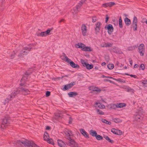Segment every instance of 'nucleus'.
<instances>
[{
    "label": "nucleus",
    "instance_id": "obj_1",
    "mask_svg": "<svg viewBox=\"0 0 147 147\" xmlns=\"http://www.w3.org/2000/svg\"><path fill=\"white\" fill-rule=\"evenodd\" d=\"M30 92L27 89L24 88H18L13 91L10 95L8 96L5 100L4 104L8 102L9 101L13 99L18 94L22 93L24 94H28L30 93Z\"/></svg>",
    "mask_w": 147,
    "mask_h": 147
},
{
    "label": "nucleus",
    "instance_id": "obj_2",
    "mask_svg": "<svg viewBox=\"0 0 147 147\" xmlns=\"http://www.w3.org/2000/svg\"><path fill=\"white\" fill-rule=\"evenodd\" d=\"M14 143L18 146H22L24 145L27 147H38L32 141H29L26 139L17 140L15 141Z\"/></svg>",
    "mask_w": 147,
    "mask_h": 147
},
{
    "label": "nucleus",
    "instance_id": "obj_3",
    "mask_svg": "<svg viewBox=\"0 0 147 147\" xmlns=\"http://www.w3.org/2000/svg\"><path fill=\"white\" fill-rule=\"evenodd\" d=\"M32 48V45L31 44H30L27 46L23 48L22 50L20 51V53L18 55L19 58L23 57L26 55L30 51Z\"/></svg>",
    "mask_w": 147,
    "mask_h": 147
},
{
    "label": "nucleus",
    "instance_id": "obj_4",
    "mask_svg": "<svg viewBox=\"0 0 147 147\" xmlns=\"http://www.w3.org/2000/svg\"><path fill=\"white\" fill-rule=\"evenodd\" d=\"M86 0H81L76 7L73 8V9L71 11V12L73 14H76V13L80 11V9L82 5Z\"/></svg>",
    "mask_w": 147,
    "mask_h": 147
},
{
    "label": "nucleus",
    "instance_id": "obj_5",
    "mask_svg": "<svg viewBox=\"0 0 147 147\" xmlns=\"http://www.w3.org/2000/svg\"><path fill=\"white\" fill-rule=\"evenodd\" d=\"M11 121L9 117H5L3 119L2 121L1 125V129H3L4 127L5 126L7 125V124H9L11 122Z\"/></svg>",
    "mask_w": 147,
    "mask_h": 147
},
{
    "label": "nucleus",
    "instance_id": "obj_6",
    "mask_svg": "<svg viewBox=\"0 0 147 147\" xmlns=\"http://www.w3.org/2000/svg\"><path fill=\"white\" fill-rule=\"evenodd\" d=\"M32 68L30 69L27 71H26L24 74L23 75V77L21 79V81H25L28 79V76L32 73Z\"/></svg>",
    "mask_w": 147,
    "mask_h": 147
},
{
    "label": "nucleus",
    "instance_id": "obj_7",
    "mask_svg": "<svg viewBox=\"0 0 147 147\" xmlns=\"http://www.w3.org/2000/svg\"><path fill=\"white\" fill-rule=\"evenodd\" d=\"M138 49L140 55L141 56H143L145 52L144 45L142 43L140 44L138 46Z\"/></svg>",
    "mask_w": 147,
    "mask_h": 147
},
{
    "label": "nucleus",
    "instance_id": "obj_8",
    "mask_svg": "<svg viewBox=\"0 0 147 147\" xmlns=\"http://www.w3.org/2000/svg\"><path fill=\"white\" fill-rule=\"evenodd\" d=\"M66 138L68 140L71 139V136L72 135V132L68 129H66L64 131Z\"/></svg>",
    "mask_w": 147,
    "mask_h": 147
},
{
    "label": "nucleus",
    "instance_id": "obj_9",
    "mask_svg": "<svg viewBox=\"0 0 147 147\" xmlns=\"http://www.w3.org/2000/svg\"><path fill=\"white\" fill-rule=\"evenodd\" d=\"M69 141L67 143L68 145L71 147H77L78 146V144L71 138L68 140Z\"/></svg>",
    "mask_w": 147,
    "mask_h": 147
},
{
    "label": "nucleus",
    "instance_id": "obj_10",
    "mask_svg": "<svg viewBox=\"0 0 147 147\" xmlns=\"http://www.w3.org/2000/svg\"><path fill=\"white\" fill-rule=\"evenodd\" d=\"M105 28L107 30V32L109 34H111L114 30L113 26L111 24H108L107 26L105 27Z\"/></svg>",
    "mask_w": 147,
    "mask_h": 147
},
{
    "label": "nucleus",
    "instance_id": "obj_11",
    "mask_svg": "<svg viewBox=\"0 0 147 147\" xmlns=\"http://www.w3.org/2000/svg\"><path fill=\"white\" fill-rule=\"evenodd\" d=\"M142 110V109H140L138 111V113H137L135 115V119L136 120H138V119H141V118H142V116L141 115H142V111H141V110Z\"/></svg>",
    "mask_w": 147,
    "mask_h": 147
},
{
    "label": "nucleus",
    "instance_id": "obj_12",
    "mask_svg": "<svg viewBox=\"0 0 147 147\" xmlns=\"http://www.w3.org/2000/svg\"><path fill=\"white\" fill-rule=\"evenodd\" d=\"M82 34L84 36L86 35L87 32L86 26L85 24H83L81 27Z\"/></svg>",
    "mask_w": 147,
    "mask_h": 147
},
{
    "label": "nucleus",
    "instance_id": "obj_13",
    "mask_svg": "<svg viewBox=\"0 0 147 147\" xmlns=\"http://www.w3.org/2000/svg\"><path fill=\"white\" fill-rule=\"evenodd\" d=\"M89 89L93 91H96L97 92H100L101 91V90L99 88L94 86H91L89 88Z\"/></svg>",
    "mask_w": 147,
    "mask_h": 147
},
{
    "label": "nucleus",
    "instance_id": "obj_14",
    "mask_svg": "<svg viewBox=\"0 0 147 147\" xmlns=\"http://www.w3.org/2000/svg\"><path fill=\"white\" fill-rule=\"evenodd\" d=\"M57 144L60 147H66V145L64 142L60 140H57Z\"/></svg>",
    "mask_w": 147,
    "mask_h": 147
},
{
    "label": "nucleus",
    "instance_id": "obj_15",
    "mask_svg": "<svg viewBox=\"0 0 147 147\" xmlns=\"http://www.w3.org/2000/svg\"><path fill=\"white\" fill-rule=\"evenodd\" d=\"M115 4V3L111 2L103 4H102V6L105 7H111Z\"/></svg>",
    "mask_w": 147,
    "mask_h": 147
},
{
    "label": "nucleus",
    "instance_id": "obj_16",
    "mask_svg": "<svg viewBox=\"0 0 147 147\" xmlns=\"http://www.w3.org/2000/svg\"><path fill=\"white\" fill-rule=\"evenodd\" d=\"M63 56L64 58V59H63V60H65V61L68 63H70V62L72 61L71 60L69 59L67 57L66 55L64 53H62Z\"/></svg>",
    "mask_w": 147,
    "mask_h": 147
},
{
    "label": "nucleus",
    "instance_id": "obj_17",
    "mask_svg": "<svg viewBox=\"0 0 147 147\" xmlns=\"http://www.w3.org/2000/svg\"><path fill=\"white\" fill-rule=\"evenodd\" d=\"M67 94L69 97L75 96L78 95V93L75 92H68Z\"/></svg>",
    "mask_w": 147,
    "mask_h": 147
},
{
    "label": "nucleus",
    "instance_id": "obj_18",
    "mask_svg": "<svg viewBox=\"0 0 147 147\" xmlns=\"http://www.w3.org/2000/svg\"><path fill=\"white\" fill-rule=\"evenodd\" d=\"M81 50L84 51H92V49L90 47H86V46H84L83 49H81Z\"/></svg>",
    "mask_w": 147,
    "mask_h": 147
},
{
    "label": "nucleus",
    "instance_id": "obj_19",
    "mask_svg": "<svg viewBox=\"0 0 147 147\" xmlns=\"http://www.w3.org/2000/svg\"><path fill=\"white\" fill-rule=\"evenodd\" d=\"M70 65L72 67L75 68H78L79 67L78 65L75 63L73 61L70 62Z\"/></svg>",
    "mask_w": 147,
    "mask_h": 147
},
{
    "label": "nucleus",
    "instance_id": "obj_20",
    "mask_svg": "<svg viewBox=\"0 0 147 147\" xmlns=\"http://www.w3.org/2000/svg\"><path fill=\"white\" fill-rule=\"evenodd\" d=\"M100 22H98L96 24L95 31L96 32H98L100 29Z\"/></svg>",
    "mask_w": 147,
    "mask_h": 147
},
{
    "label": "nucleus",
    "instance_id": "obj_21",
    "mask_svg": "<svg viewBox=\"0 0 147 147\" xmlns=\"http://www.w3.org/2000/svg\"><path fill=\"white\" fill-rule=\"evenodd\" d=\"M76 45L78 46V47H76L77 48H81V49H83V47L85 46L84 44L81 42L78 43L77 44H76L75 46H76Z\"/></svg>",
    "mask_w": 147,
    "mask_h": 147
},
{
    "label": "nucleus",
    "instance_id": "obj_22",
    "mask_svg": "<svg viewBox=\"0 0 147 147\" xmlns=\"http://www.w3.org/2000/svg\"><path fill=\"white\" fill-rule=\"evenodd\" d=\"M90 135L92 136H96L97 135L96 131L92 129H91L90 130Z\"/></svg>",
    "mask_w": 147,
    "mask_h": 147
},
{
    "label": "nucleus",
    "instance_id": "obj_23",
    "mask_svg": "<svg viewBox=\"0 0 147 147\" xmlns=\"http://www.w3.org/2000/svg\"><path fill=\"white\" fill-rule=\"evenodd\" d=\"M103 106H104V105H102L101 104H100V103L96 102L95 103V106L96 107H98L102 109L103 108Z\"/></svg>",
    "mask_w": 147,
    "mask_h": 147
},
{
    "label": "nucleus",
    "instance_id": "obj_24",
    "mask_svg": "<svg viewBox=\"0 0 147 147\" xmlns=\"http://www.w3.org/2000/svg\"><path fill=\"white\" fill-rule=\"evenodd\" d=\"M85 67H86L87 69H90L93 68V65L92 64H89L87 63L85 65Z\"/></svg>",
    "mask_w": 147,
    "mask_h": 147
},
{
    "label": "nucleus",
    "instance_id": "obj_25",
    "mask_svg": "<svg viewBox=\"0 0 147 147\" xmlns=\"http://www.w3.org/2000/svg\"><path fill=\"white\" fill-rule=\"evenodd\" d=\"M49 136L47 132H45L43 136V138L44 140L47 141L49 139Z\"/></svg>",
    "mask_w": 147,
    "mask_h": 147
},
{
    "label": "nucleus",
    "instance_id": "obj_26",
    "mask_svg": "<svg viewBox=\"0 0 147 147\" xmlns=\"http://www.w3.org/2000/svg\"><path fill=\"white\" fill-rule=\"evenodd\" d=\"M117 108H121L125 106V104L124 103H120L117 104Z\"/></svg>",
    "mask_w": 147,
    "mask_h": 147
},
{
    "label": "nucleus",
    "instance_id": "obj_27",
    "mask_svg": "<svg viewBox=\"0 0 147 147\" xmlns=\"http://www.w3.org/2000/svg\"><path fill=\"white\" fill-rule=\"evenodd\" d=\"M104 138L107 140L109 141V142L111 143H112L114 142L113 140H111L110 138H109L108 136H104Z\"/></svg>",
    "mask_w": 147,
    "mask_h": 147
},
{
    "label": "nucleus",
    "instance_id": "obj_28",
    "mask_svg": "<svg viewBox=\"0 0 147 147\" xmlns=\"http://www.w3.org/2000/svg\"><path fill=\"white\" fill-rule=\"evenodd\" d=\"M125 89L128 92H134V90L128 86L126 87L125 88Z\"/></svg>",
    "mask_w": 147,
    "mask_h": 147
},
{
    "label": "nucleus",
    "instance_id": "obj_29",
    "mask_svg": "<svg viewBox=\"0 0 147 147\" xmlns=\"http://www.w3.org/2000/svg\"><path fill=\"white\" fill-rule=\"evenodd\" d=\"M75 84V82H72L70 83L69 84H67L68 86V87L69 89L71 88Z\"/></svg>",
    "mask_w": 147,
    "mask_h": 147
},
{
    "label": "nucleus",
    "instance_id": "obj_30",
    "mask_svg": "<svg viewBox=\"0 0 147 147\" xmlns=\"http://www.w3.org/2000/svg\"><path fill=\"white\" fill-rule=\"evenodd\" d=\"M15 51H13L11 54H10L9 56V58L11 59H13L14 58L15 55Z\"/></svg>",
    "mask_w": 147,
    "mask_h": 147
},
{
    "label": "nucleus",
    "instance_id": "obj_31",
    "mask_svg": "<svg viewBox=\"0 0 147 147\" xmlns=\"http://www.w3.org/2000/svg\"><path fill=\"white\" fill-rule=\"evenodd\" d=\"M113 44L112 43L107 42L105 43V47H111L113 45Z\"/></svg>",
    "mask_w": 147,
    "mask_h": 147
},
{
    "label": "nucleus",
    "instance_id": "obj_32",
    "mask_svg": "<svg viewBox=\"0 0 147 147\" xmlns=\"http://www.w3.org/2000/svg\"><path fill=\"white\" fill-rule=\"evenodd\" d=\"M101 121L103 123H105L107 124H108L109 125H110L111 124V122L110 121H108L105 119H102L101 120Z\"/></svg>",
    "mask_w": 147,
    "mask_h": 147
},
{
    "label": "nucleus",
    "instance_id": "obj_33",
    "mask_svg": "<svg viewBox=\"0 0 147 147\" xmlns=\"http://www.w3.org/2000/svg\"><path fill=\"white\" fill-rule=\"evenodd\" d=\"M107 67L109 69H112L114 67V65L112 64H109L107 65Z\"/></svg>",
    "mask_w": 147,
    "mask_h": 147
},
{
    "label": "nucleus",
    "instance_id": "obj_34",
    "mask_svg": "<svg viewBox=\"0 0 147 147\" xmlns=\"http://www.w3.org/2000/svg\"><path fill=\"white\" fill-rule=\"evenodd\" d=\"M125 24L127 25H129L131 24V22L130 19H124Z\"/></svg>",
    "mask_w": 147,
    "mask_h": 147
},
{
    "label": "nucleus",
    "instance_id": "obj_35",
    "mask_svg": "<svg viewBox=\"0 0 147 147\" xmlns=\"http://www.w3.org/2000/svg\"><path fill=\"white\" fill-rule=\"evenodd\" d=\"M113 121L115 123H120L121 122V120L117 118H115L113 119Z\"/></svg>",
    "mask_w": 147,
    "mask_h": 147
},
{
    "label": "nucleus",
    "instance_id": "obj_36",
    "mask_svg": "<svg viewBox=\"0 0 147 147\" xmlns=\"http://www.w3.org/2000/svg\"><path fill=\"white\" fill-rule=\"evenodd\" d=\"M96 111L97 112L98 114L100 115H104V113L100 109H96Z\"/></svg>",
    "mask_w": 147,
    "mask_h": 147
},
{
    "label": "nucleus",
    "instance_id": "obj_37",
    "mask_svg": "<svg viewBox=\"0 0 147 147\" xmlns=\"http://www.w3.org/2000/svg\"><path fill=\"white\" fill-rule=\"evenodd\" d=\"M96 139L98 140H100L103 139V137L99 135H96L95 136Z\"/></svg>",
    "mask_w": 147,
    "mask_h": 147
},
{
    "label": "nucleus",
    "instance_id": "obj_38",
    "mask_svg": "<svg viewBox=\"0 0 147 147\" xmlns=\"http://www.w3.org/2000/svg\"><path fill=\"white\" fill-rule=\"evenodd\" d=\"M62 90L63 91H66L67 90H68L69 89L68 87V86L67 84L65 85L64 86V87L62 89Z\"/></svg>",
    "mask_w": 147,
    "mask_h": 147
},
{
    "label": "nucleus",
    "instance_id": "obj_39",
    "mask_svg": "<svg viewBox=\"0 0 147 147\" xmlns=\"http://www.w3.org/2000/svg\"><path fill=\"white\" fill-rule=\"evenodd\" d=\"M80 62L84 67H85V65H86L87 63L85 62V60L83 59H81Z\"/></svg>",
    "mask_w": 147,
    "mask_h": 147
},
{
    "label": "nucleus",
    "instance_id": "obj_40",
    "mask_svg": "<svg viewBox=\"0 0 147 147\" xmlns=\"http://www.w3.org/2000/svg\"><path fill=\"white\" fill-rule=\"evenodd\" d=\"M119 26L120 28H122L123 27L122 19H119Z\"/></svg>",
    "mask_w": 147,
    "mask_h": 147
},
{
    "label": "nucleus",
    "instance_id": "obj_41",
    "mask_svg": "<svg viewBox=\"0 0 147 147\" xmlns=\"http://www.w3.org/2000/svg\"><path fill=\"white\" fill-rule=\"evenodd\" d=\"M122 134V132L120 130L117 129L116 134L118 135H121Z\"/></svg>",
    "mask_w": 147,
    "mask_h": 147
},
{
    "label": "nucleus",
    "instance_id": "obj_42",
    "mask_svg": "<svg viewBox=\"0 0 147 147\" xmlns=\"http://www.w3.org/2000/svg\"><path fill=\"white\" fill-rule=\"evenodd\" d=\"M117 129L115 128H112L111 129V131L114 134H116Z\"/></svg>",
    "mask_w": 147,
    "mask_h": 147
},
{
    "label": "nucleus",
    "instance_id": "obj_43",
    "mask_svg": "<svg viewBox=\"0 0 147 147\" xmlns=\"http://www.w3.org/2000/svg\"><path fill=\"white\" fill-rule=\"evenodd\" d=\"M52 30V28H49L46 31H45V32L47 35L49 34L50 32Z\"/></svg>",
    "mask_w": 147,
    "mask_h": 147
},
{
    "label": "nucleus",
    "instance_id": "obj_44",
    "mask_svg": "<svg viewBox=\"0 0 147 147\" xmlns=\"http://www.w3.org/2000/svg\"><path fill=\"white\" fill-rule=\"evenodd\" d=\"M83 134H82L86 138H88V133L86 132L85 131L83 133Z\"/></svg>",
    "mask_w": 147,
    "mask_h": 147
},
{
    "label": "nucleus",
    "instance_id": "obj_45",
    "mask_svg": "<svg viewBox=\"0 0 147 147\" xmlns=\"http://www.w3.org/2000/svg\"><path fill=\"white\" fill-rule=\"evenodd\" d=\"M40 35H41V36H44L47 35L45 31L42 32L40 34Z\"/></svg>",
    "mask_w": 147,
    "mask_h": 147
},
{
    "label": "nucleus",
    "instance_id": "obj_46",
    "mask_svg": "<svg viewBox=\"0 0 147 147\" xmlns=\"http://www.w3.org/2000/svg\"><path fill=\"white\" fill-rule=\"evenodd\" d=\"M125 74H126L127 76H130L131 77H133L134 78H137V76L136 75H132V74L129 75V74H128L127 73Z\"/></svg>",
    "mask_w": 147,
    "mask_h": 147
},
{
    "label": "nucleus",
    "instance_id": "obj_47",
    "mask_svg": "<svg viewBox=\"0 0 147 147\" xmlns=\"http://www.w3.org/2000/svg\"><path fill=\"white\" fill-rule=\"evenodd\" d=\"M142 83L145 85H147V80H142Z\"/></svg>",
    "mask_w": 147,
    "mask_h": 147
},
{
    "label": "nucleus",
    "instance_id": "obj_48",
    "mask_svg": "<svg viewBox=\"0 0 147 147\" xmlns=\"http://www.w3.org/2000/svg\"><path fill=\"white\" fill-rule=\"evenodd\" d=\"M137 25L135 24L134 25H133V28L134 30L136 31L137 30Z\"/></svg>",
    "mask_w": 147,
    "mask_h": 147
},
{
    "label": "nucleus",
    "instance_id": "obj_49",
    "mask_svg": "<svg viewBox=\"0 0 147 147\" xmlns=\"http://www.w3.org/2000/svg\"><path fill=\"white\" fill-rule=\"evenodd\" d=\"M140 67L142 70H143L145 69V67L144 65L142 63L141 64Z\"/></svg>",
    "mask_w": 147,
    "mask_h": 147
},
{
    "label": "nucleus",
    "instance_id": "obj_50",
    "mask_svg": "<svg viewBox=\"0 0 147 147\" xmlns=\"http://www.w3.org/2000/svg\"><path fill=\"white\" fill-rule=\"evenodd\" d=\"M47 141H48V142L49 144H53V140L52 139H50L49 140L48 139Z\"/></svg>",
    "mask_w": 147,
    "mask_h": 147
},
{
    "label": "nucleus",
    "instance_id": "obj_51",
    "mask_svg": "<svg viewBox=\"0 0 147 147\" xmlns=\"http://www.w3.org/2000/svg\"><path fill=\"white\" fill-rule=\"evenodd\" d=\"M111 108L112 109H115L117 108V105L115 104H113L111 106Z\"/></svg>",
    "mask_w": 147,
    "mask_h": 147
},
{
    "label": "nucleus",
    "instance_id": "obj_52",
    "mask_svg": "<svg viewBox=\"0 0 147 147\" xmlns=\"http://www.w3.org/2000/svg\"><path fill=\"white\" fill-rule=\"evenodd\" d=\"M137 19H133V25H134L135 24H136V25H137Z\"/></svg>",
    "mask_w": 147,
    "mask_h": 147
},
{
    "label": "nucleus",
    "instance_id": "obj_53",
    "mask_svg": "<svg viewBox=\"0 0 147 147\" xmlns=\"http://www.w3.org/2000/svg\"><path fill=\"white\" fill-rule=\"evenodd\" d=\"M51 92L50 91H47L46 92V95L47 97L49 96L50 95Z\"/></svg>",
    "mask_w": 147,
    "mask_h": 147
},
{
    "label": "nucleus",
    "instance_id": "obj_54",
    "mask_svg": "<svg viewBox=\"0 0 147 147\" xmlns=\"http://www.w3.org/2000/svg\"><path fill=\"white\" fill-rule=\"evenodd\" d=\"M80 132L82 134H83V133L84 132L85 130L81 128L80 129Z\"/></svg>",
    "mask_w": 147,
    "mask_h": 147
},
{
    "label": "nucleus",
    "instance_id": "obj_55",
    "mask_svg": "<svg viewBox=\"0 0 147 147\" xmlns=\"http://www.w3.org/2000/svg\"><path fill=\"white\" fill-rule=\"evenodd\" d=\"M129 62L130 65L132 66V65L133 61L132 60H131V59L130 58L129 59Z\"/></svg>",
    "mask_w": 147,
    "mask_h": 147
},
{
    "label": "nucleus",
    "instance_id": "obj_56",
    "mask_svg": "<svg viewBox=\"0 0 147 147\" xmlns=\"http://www.w3.org/2000/svg\"><path fill=\"white\" fill-rule=\"evenodd\" d=\"M136 46H133L132 47H130L128 48V50H131L132 49H135V48Z\"/></svg>",
    "mask_w": 147,
    "mask_h": 147
},
{
    "label": "nucleus",
    "instance_id": "obj_57",
    "mask_svg": "<svg viewBox=\"0 0 147 147\" xmlns=\"http://www.w3.org/2000/svg\"><path fill=\"white\" fill-rule=\"evenodd\" d=\"M116 80L118 82H123V80L121 78H118L117 79H116Z\"/></svg>",
    "mask_w": 147,
    "mask_h": 147
},
{
    "label": "nucleus",
    "instance_id": "obj_58",
    "mask_svg": "<svg viewBox=\"0 0 147 147\" xmlns=\"http://www.w3.org/2000/svg\"><path fill=\"white\" fill-rule=\"evenodd\" d=\"M138 66V65L137 64H135L134 65V68H137Z\"/></svg>",
    "mask_w": 147,
    "mask_h": 147
},
{
    "label": "nucleus",
    "instance_id": "obj_59",
    "mask_svg": "<svg viewBox=\"0 0 147 147\" xmlns=\"http://www.w3.org/2000/svg\"><path fill=\"white\" fill-rule=\"evenodd\" d=\"M50 128V127L49 126H47L46 127V130H49Z\"/></svg>",
    "mask_w": 147,
    "mask_h": 147
},
{
    "label": "nucleus",
    "instance_id": "obj_60",
    "mask_svg": "<svg viewBox=\"0 0 147 147\" xmlns=\"http://www.w3.org/2000/svg\"><path fill=\"white\" fill-rule=\"evenodd\" d=\"M123 16H125V17H126L125 18H127V15L125 14H124L123 15Z\"/></svg>",
    "mask_w": 147,
    "mask_h": 147
},
{
    "label": "nucleus",
    "instance_id": "obj_61",
    "mask_svg": "<svg viewBox=\"0 0 147 147\" xmlns=\"http://www.w3.org/2000/svg\"><path fill=\"white\" fill-rule=\"evenodd\" d=\"M20 85L21 86H25V84L24 83H21L20 84Z\"/></svg>",
    "mask_w": 147,
    "mask_h": 147
},
{
    "label": "nucleus",
    "instance_id": "obj_62",
    "mask_svg": "<svg viewBox=\"0 0 147 147\" xmlns=\"http://www.w3.org/2000/svg\"><path fill=\"white\" fill-rule=\"evenodd\" d=\"M119 64H120V63H119L118 61H117L116 62V65L119 66Z\"/></svg>",
    "mask_w": 147,
    "mask_h": 147
},
{
    "label": "nucleus",
    "instance_id": "obj_63",
    "mask_svg": "<svg viewBox=\"0 0 147 147\" xmlns=\"http://www.w3.org/2000/svg\"><path fill=\"white\" fill-rule=\"evenodd\" d=\"M106 65V63L105 62H103L102 63V66L105 65Z\"/></svg>",
    "mask_w": 147,
    "mask_h": 147
},
{
    "label": "nucleus",
    "instance_id": "obj_64",
    "mask_svg": "<svg viewBox=\"0 0 147 147\" xmlns=\"http://www.w3.org/2000/svg\"><path fill=\"white\" fill-rule=\"evenodd\" d=\"M36 34L38 36H41V35H40V34L39 33H37Z\"/></svg>",
    "mask_w": 147,
    "mask_h": 147
}]
</instances>
